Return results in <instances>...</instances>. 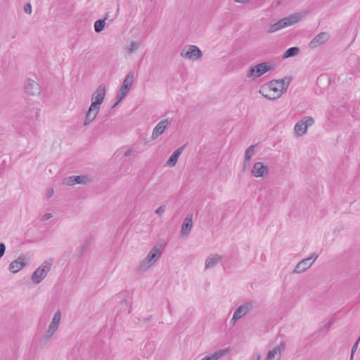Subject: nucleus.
I'll list each match as a JSON object with an SVG mask.
<instances>
[{"label": "nucleus", "mask_w": 360, "mask_h": 360, "mask_svg": "<svg viewBox=\"0 0 360 360\" xmlns=\"http://www.w3.org/2000/svg\"><path fill=\"white\" fill-rule=\"evenodd\" d=\"M303 17L304 15L302 13H296L285 17L274 23H271L269 26L267 33H274L285 27L293 25L300 21Z\"/></svg>", "instance_id": "f257e3e1"}, {"label": "nucleus", "mask_w": 360, "mask_h": 360, "mask_svg": "<svg viewBox=\"0 0 360 360\" xmlns=\"http://www.w3.org/2000/svg\"><path fill=\"white\" fill-rule=\"evenodd\" d=\"M280 84V82H276L275 79L272 80L262 86L259 92L269 100L277 99L285 92L283 89H281Z\"/></svg>", "instance_id": "f03ea898"}, {"label": "nucleus", "mask_w": 360, "mask_h": 360, "mask_svg": "<svg viewBox=\"0 0 360 360\" xmlns=\"http://www.w3.org/2000/svg\"><path fill=\"white\" fill-rule=\"evenodd\" d=\"M274 68L275 65L273 63H261L256 65L251 66L247 73V77L258 78Z\"/></svg>", "instance_id": "7ed1b4c3"}, {"label": "nucleus", "mask_w": 360, "mask_h": 360, "mask_svg": "<svg viewBox=\"0 0 360 360\" xmlns=\"http://www.w3.org/2000/svg\"><path fill=\"white\" fill-rule=\"evenodd\" d=\"M53 264V259L44 261L42 264L37 268L32 276V281L34 283H39L47 275Z\"/></svg>", "instance_id": "20e7f679"}, {"label": "nucleus", "mask_w": 360, "mask_h": 360, "mask_svg": "<svg viewBox=\"0 0 360 360\" xmlns=\"http://www.w3.org/2000/svg\"><path fill=\"white\" fill-rule=\"evenodd\" d=\"M134 77V76L133 72H129L127 75L120 87L119 92L117 94V101L114 106L117 105L127 96L132 86Z\"/></svg>", "instance_id": "39448f33"}, {"label": "nucleus", "mask_w": 360, "mask_h": 360, "mask_svg": "<svg viewBox=\"0 0 360 360\" xmlns=\"http://www.w3.org/2000/svg\"><path fill=\"white\" fill-rule=\"evenodd\" d=\"M60 319L61 313L59 311H58L54 314L52 321L50 323L47 330L46 331L43 336V340L45 342H48L49 340H50L53 334L58 330L60 323Z\"/></svg>", "instance_id": "423d86ee"}, {"label": "nucleus", "mask_w": 360, "mask_h": 360, "mask_svg": "<svg viewBox=\"0 0 360 360\" xmlns=\"http://www.w3.org/2000/svg\"><path fill=\"white\" fill-rule=\"evenodd\" d=\"M180 56L191 60H196L201 58L202 53L197 46L189 45L181 51Z\"/></svg>", "instance_id": "0eeeda50"}, {"label": "nucleus", "mask_w": 360, "mask_h": 360, "mask_svg": "<svg viewBox=\"0 0 360 360\" xmlns=\"http://www.w3.org/2000/svg\"><path fill=\"white\" fill-rule=\"evenodd\" d=\"M314 120L312 117L306 116L298 121L294 127L295 133L300 136L307 133V128L314 124Z\"/></svg>", "instance_id": "6e6552de"}, {"label": "nucleus", "mask_w": 360, "mask_h": 360, "mask_svg": "<svg viewBox=\"0 0 360 360\" xmlns=\"http://www.w3.org/2000/svg\"><path fill=\"white\" fill-rule=\"evenodd\" d=\"M318 255L313 253L309 257L299 262L293 270L294 274H301L309 269L317 259Z\"/></svg>", "instance_id": "1a4fd4ad"}, {"label": "nucleus", "mask_w": 360, "mask_h": 360, "mask_svg": "<svg viewBox=\"0 0 360 360\" xmlns=\"http://www.w3.org/2000/svg\"><path fill=\"white\" fill-rule=\"evenodd\" d=\"M252 308L253 304L252 302H246L244 304L240 306L234 311L233 318L231 320V323L234 324L236 321L246 315L249 311L252 310Z\"/></svg>", "instance_id": "9d476101"}, {"label": "nucleus", "mask_w": 360, "mask_h": 360, "mask_svg": "<svg viewBox=\"0 0 360 360\" xmlns=\"http://www.w3.org/2000/svg\"><path fill=\"white\" fill-rule=\"evenodd\" d=\"M330 39V34L327 32H320L316 35L309 44V47L311 49H315L319 46L324 44Z\"/></svg>", "instance_id": "9b49d317"}, {"label": "nucleus", "mask_w": 360, "mask_h": 360, "mask_svg": "<svg viewBox=\"0 0 360 360\" xmlns=\"http://www.w3.org/2000/svg\"><path fill=\"white\" fill-rule=\"evenodd\" d=\"M101 105L91 102V104L86 112L84 125L86 126L92 122L100 111Z\"/></svg>", "instance_id": "f8f14e48"}, {"label": "nucleus", "mask_w": 360, "mask_h": 360, "mask_svg": "<svg viewBox=\"0 0 360 360\" xmlns=\"http://www.w3.org/2000/svg\"><path fill=\"white\" fill-rule=\"evenodd\" d=\"M105 91V86L103 84H100L93 94L91 102L101 105L104 101Z\"/></svg>", "instance_id": "ddd939ff"}, {"label": "nucleus", "mask_w": 360, "mask_h": 360, "mask_svg": "<svg viewBox=\"0 0 360 360\" xmlns=\"http://www.w3.org/2000/svg\"><path fill=\"white\" fill-rule=\"evenodd\" d=\"M25 90L27 94L35 96L40 93L41 88L37 82L31 79H27L25 82Z\"/></svg>", "instance_id": "4468645a"}, {"label": "nucleus", "mask_w": 360, "mask_h": 360, "mask_svg": "<svg viewBox=\"0 0 360 360\" xmlns=\"http://www.w3.org/2000/svg\"><path fill=\"white\" fill-rule=\"evenodd\" d=\"M170 122L168 119L163 120L158 123V124L155 127L153 130V133L151 135L152 140H155L158 139L161 134H163L165 130L169 126Z\"/></svg>", "instance_id": "2eb2a0df"}, {"label": "nucleus", "mask_w": 360, "mask_h": 360, "mask_svg": "<svg viewBox=\"0 0 360 360\" xmlns=\"http://www.w3.org/2000/svg\"><path fill=\"white\" fill-rule=\"evenodd\" d=\"M269 169L262 162H257L254 164L251 173L255 177H263L268 174Z\"/></svg>", "instance_id": "dca6fc26"}, {"label": "nucleus", "mask_w": 360, "mask_h": 360, "mask_svg": "<svg viewBox=\"0 0 360 360\" xmlns=\"http://www.w3.org/2000/svg\"><path fill=\"white\" fill-rule=\"evenodd\" d=\"M285 343L281 342L280 345L275 347L272 350L269 351L267 354L266 360H279L282 352L285 349Z\"/></svg>", "instance_id": "f3484780"}, {"label": "nucleus", "mask_w": 360, "mask_h": 360, "mask_svg": "<svg viewBox=\"0 0 360 360\" xmlns=\"http://www.w3.org/2000/svg\"><path fill=\"white\" fill-rule=\"evenodd\" d=\"M26 264L25 258L24 257H19L9 264L8 269L11 272L15 274L25 266Z\"/></svg>", "instance_id": "a211bd4d"}, {"label": "nucleus", "mask_w": 360, "mask_h": 360, "mask_svg": "<svg viewBox=\"0 0 360 360\" xmlns=\"http://www.w3.org/2000/svg\"><path fill=\"white\" fill-rule=\"evenodd\" d=\"M222 260V256L219 254L211 255L207 257L205 262V269L214 267L217 264Z\"/></svg>", "instance_id": "6ab92c4d"}, {"label": "nucleus", "mask_w": 360, "mask_h": 360, "mask_svg": "<svg viewBox=\"0 0 360 360\" xmlns=\"http://www.w3.org/2000/svg\"><path fill=\"white\" fill-rule=\"evenodd\" d=\"M185 146H182L178 149H176L172 155L169 157V158L166 162V165L169 167H173L176 165L179 156L181 155L184 150Z\"/></svg>", "instance_id": "aec40b11"}, {"label": "nucleus", "mask_w": 360, "mask_h": 360, "mask_svg": "<svg viewBox=\"0 0 360 360\" xmlns=\"http://www.w3.org/2000/svg\"><path fill=\"white\" fill-rule=\"evenodd\" d=\"M162 255V250L160 248H158L157 245L154 246L148 255L146 257L145 259H146L148 262H150L152 264H155L158 259Z\"/></svg>", "instance_id": "412c9836"}, {"label": "nucleus", "mask_w": 360, "mask_h": 360, "mask_svg": "<svg viewBox=\"0 0 360 360\" xmlns=\"http://www.w3.org/2000/svg\"><path fill=\"white\" fill-rule=\"evenodd\" d=\"M255 148L256 145H252L246 149L244 158V169L249 166L252 158L255 154Z\"/></svg>", "instance_id": "4be33fe9"}, {"label": "nucleus", "mask_w": 360, "mask_h": 360, "mask_svg": "<svg viewBox=\"0 0 360 360\" xmlns=\"http://www.w3.org/2000/svg\"><path fill=\"white\" fill-rule=\"evenodd\" d=\"M193 226L192 217H186L181 226V233L182 236H188Z\"/></svg>", "instance_id": "5701e85b"}, {"label": "nucleus", "mask_w": 360, "mask_h": 360, "mask_svg": "<svg viewBox=\"0 0 360 360\" xmlns=\"http://www.w3.org/2000/svg\"><path fill=\"white\" fill-rule=\"evenodd\" d=\"M153 264L148 262L146 259H143L138 265L136 270L139 274L144 273L153 266Z\"/></svg>", "instance_id": "b1692460"}, {"label": "nucleus", "mask_w": 360, "mask_h": 360, "mask_svg": "<svg viewBox=\"0 0 360 360\" xmlns=\"http://www.w3.org/2000/svg\"><path fill=\"white\" fill-rule=\"evenodd\" d=\"M224 350H219L213 354L205 356L201 360H219L225 355Z\"/></svg>", "instance_id": "393cba45"}, {"label": "nucleus", "mask_w": 360, "mask_h": 360, "mask_svg": "<svg viewBox=\"0 0 360 360\" xmlns=\"http://www.w3.org/2000/svg\"><path fill=\"white\" fill-rule=\"evenodd\" d=\"M300 52V49L298 47H291L288 49L283 54V58H288L290 57H294L297 56Z\"/></svg>", "instance_id": "a878e982"}, {"label": "nucleus", "mask_w": 360, "mask_h": 360, "mask_svg": "<svg viewBox=\"0 0 360 360\" xmlns=\"http://www.w3.org/2000/svg\"><path fill=\"white\" fill-rule=\"evenodd\" d=\"M107 19L105 17L104 19H99L94 22V30L96 32L99 33L104 29L105 20Z\"/></svg>", "instance_id": "bb28decb"}, {"label": "nucleus", "mask_w": 360, "mask_h": 360, "mask_svg": "<svg viewBox=\"0 0 360 360\" xmlns=\"http://www.w3.org/2000/svg\"><path fill=\"white\" fill-rule=\"evenodd\" d=\"M276 81V82H280L281 84V89H283L284 91L285 92L287 91V89L292 80L291 77H284L281 79H275Z\"/></svg>", "instance_id": "cd10ccee"}, {"label": "nucleus", "mask_w": 360, "mask_h": 360, "mask_svg": "<svg viewBox=\"0 0 360 360\" xmlns=\"http://www.w3.org/2000/svg\"><path fill=\"white\" fill-rule=\"evenodd\" d=\"M75 182L76 184H88L91 182V179L85 175H81V176H75Z\"/></svg>", "instance_id": "c85d7f7f"}, {"label": "nucleus", "mask_w": 360, "mask_h": 360, "mask_svg": "<svg viewBox=\"0 0 360 360\" xmlns=\"http://www.w3.org/2000/svg\"><path fill=\"white\" fill-rule=\"evenodd\" d=\"M140 46V44L136 41L131 42L129 47H127V51L129 54L133 53Z\"/></svg>", "instance_id": "c756f323"}, {"label": "nucleus", "mask_w": 360, "mask_h": 360, "mask_svg": "<svg viewBox=\"0 0 360 360\" xmlns=\"http://www.w3.org/2000/svg\"><path fill=\"white\" fill-rule=\"evenodd\" d=\"M63 184L67 185V186H74V185H75L76 183L75 182V176H69L68 178H65L63 180Z\"/></svg>", "instance_id": "7c9ffc66"}, {"label": "nucleus", "mask_w": 360, "mask_h": 360, "mask_svg": "<svg viewBox=\"0 0 360 360\" xmlns=\"http://www.w3.org/2000/svg\"><path fill=\"white\" fill-rule=\"evenodd\" d=\"M166 210V206L165 205H161L159 207H158L155 210V213L158 214L160 217L165 212Z\"/></svg>", "instance_id": "2f4dec72"}, {"label": "nucleus", "mask_w": 360, "mask_h": 360, "mask_svg": "<svg viewBox=\"0 0 360 360\" xmlns=\"http://www.w3.org/2000/svg\"><path fill=\"white\" fill-rule=\"evenodd\" d=\"M24 11L26 13L31 14L32 13V6L30 4H27L24 6Z\"/></svg>", "instance_id": "473e14b6"}, {"label": "nucleus", "mask_w": 360, "mask_h": 360, "mask_svg": "<svg viewBox=\"0 0 360 360\" xmlns=\"http://www.w3.org/2000/svg\"><path fill=\"white\" fill-rule=\"evenodd\" d=\"M6 246L4 243H0V258L3 257L5 253Z\"/></svg>", "instance_id": "72a5a7b5"}, {"label": "nucleus", "mask_w": 360, "mask_h": 360, "mask_svg": "<svg viewBox=\"0 0 360 360\" xmlns=\"http://www.w3.org/2000/svg\"><path fill=\"white\" fill-rule=\"evenodd\" d=\"M52 217V214L51 213H46V214H44L42 217H41V220L43 221H47L49 220V219H51Z\"/></svg>", "instance_id": "f704fd0d"}, {"label": "nucleus", "mask_w": 360, "mask_h": 360, "mask_svg": "<svg viewBox=\"0 0 360 360\" xmlns=\"http://www.w3.org/2000/svg\"><path fill=\"white\" fill-rule=\"evenodd\" d=\"M134 153V150L131 148L128 149L127 151L124 152V156H129Z\"/></svg>", "instance_id": "c9c22d12"}, {"label": "nucleus", "mask_w": 360, "mask_h": 360, "mask_svg": "<svg viewBox=\"0 0 360 360\" xmlns=\"http://www.w3.org/2000/svg\"><path fill=\"white\" fill-rule=\"evenodd\" d=\"M53 188H49V189L47 190V191H46V196L48 198L51 197L53 195Z\"/></svg>", "instance_id": "e433bc0d"}, {"label": "nucleus", "mask_w": 360, "mask_h": 360, "mask_svg": "<svg viewBox=\"0 0 360 360\" xmlns=\"http://www.w3.org/2000/svg\"><path fill=\"white\" fill-rule=\"evenodd\" d=\"M235 1L238 2V3L245 4V3H247L248 1V0H235Z\"/></svg>", "instance_id": "4c0bfd02"}, {"label": "nucleus", "mask_w": 360, "mask_h": 360, "mask_svg": "<svg viewBox=\"0 0 360 360\" xmlns=\"http://www.w3.org/2000/svg\"><path fill=\"white\" fill-rule=\"evenodd\" d=\"M353 356H354V354H352L351 353L350 360H353Z\"/></svg>", "instance_id": "58836bf2"}, {"label": "nucleus", "mask_w": 360, "mask_h": 360, "mask_svg": "<svg viewBox=\"0 0 360 360\" xmlns=\"http://www.w3.org/2000/svg\"><path fill=\"white\" fill-rule=\"evenodd\" d=\"M255 360H260L259 356H257Z\"/></svg>", "instance_id": "ea45409f"}]
</instances>
